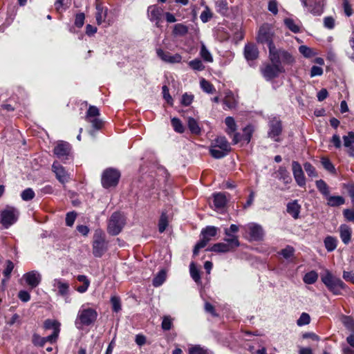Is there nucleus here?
I'll list each match as a JSON object with an SVG mask.
<instances>
[{
  "label": "nucleus",
  "instance_id": "1",
  "mask_svg": "<svg viewBox=\"0 0 354 354\" xmlns=\"http://www.w3.org/2000/svg\"><path fill=\"white\" fill-rule=\"evenodd\" d=\"M97 317V313L95 309L82 305L78 310L75 325L77 329L82 330L84 326L93 324Z\"/></svg>",
  "mask_w": 354,
  "mask_h": 354
},
{
  "label": "nucleus",
  "instance_id": "2",
  "mask_svg": "<svg viewBox=\"0 0 354 354\" xmlns=\"http://www.w3.org/2000/svg\"><path fill=\"white\" fill-rule=\"evenodd\" d=\"M322 281L334 295H341V290L346 288L345 283L338 277L326 270L321 276Z\"/></svg>",
  "mask_w": 354,
  "mask_h": 354
},
{
  "label": "nucleus",
  "instance_id": "3",
  "mask_svg": "<svg viewBox=\"0 0 354 354\" xmlns=\"http://www.w3.org/2000/svg\"><path fill=\"white\" fill-rule=\"evenodd\" d=\"M269 58L271 62L286 64H291L294 62L293 57L287 51L277 49L275 46H270Z\"/></svg>",
  "mask_w": 354,
  "mask_h": 354
},
{
  "label": "nucleus",
  "instance_id": "4",
  "mask_svg": "<svg viewBox=\"0 0 354 354\" xmlns=\"http://www.w3.org/2000/svg\"><path fill=\"white\" fill-rule=\"evenodd\" d=\"M260 71L266 80L270 81L277 77L280 73H284L285 69L282 64L271 62L263 64L260 68Z\"/></svg>",
  "mask_w": 354,
  "mask_h": 354
},
{
  "label": "nucleus",
  "instance_id": "5",
  "mask_svg": "<svg viewBox=\"0 0 354 354\" xmlns=\"http://www.w3.org/2000/svg\"><path fill=\"white\" fill-rule=\"evenodd\" d=\"M19 212L15 207L6 206L0 214V223L4 228H8L18 219Z\"/></svg>",
  "mask_w": 354,
  "mask_h": 354
},
{
  "label": "nucleus",
  "instance_id": "6",
  "mask_svg": "<svg viewBox=\"0 0 354 354\" xmlns=\"http://www.w3.org/2000/svg\"><path fill=\"white\" fill-rule=\"evenodd\" d=\"M226 243H218L214 244L208 250L215 252H229L234 250L236 248L240 245L239 241L237 236H232V238H225Z\"/></svg>",
  "mask_w": 354,
  "mask_h": 354
},
{
  "label": "nucleus",
  "instance_id": "7",
  "mask_svg": "<svg viewBox=\"0 0 354 354\" xmlns=\"http://www.w3.org/2000/svg\"><path fill=\"white\" fill-rule=\"evenodd\" d=\"M124 224V216L120 213L114 212L109 221L107 231L111 235H118L122 231Z\"/></svg>",
  "mask_w": 354,
  "mask_h": 354
},
{
  "label": "nucleus",
  "instance_id": "8",
  "mask_svg": "<svg viewBox=\"0 0 354 354\" xmlns=\"http://www.w3.org/2000/svg\"><path fill=\"white\" fill-rule=\"evenodd\" d=\"M106 249V243L103 232L101 230H95L93 242V255L95 257H101Z\"/></svg>",
  "mask_w": 354,
  "mask_h": 354
},
{
  "label": "nucleus",
  "instance_id": "9",
  "mask_svg": "<svg viewBox=\"0 0 354 354\" xmlns=\"http://www.w3.org/2000/svg\"><path fill=\"white\" fill-rule=\"evenodd\" d=\"M120 177L118 170L109 168L104 170L102 176V185L104 188L115 187L118 185Z\"/></svg>",
  "mask_w": 354,
  "mask_h": 354
},
{
  "label": "nucleus",
  "instance_id": "10",
  "mask_svg": "<svg viewBox=\"0 0 354 354\" xmlns=\"http://www.w3.org/2000/svg\"><path fill=\"white\" fill-rule=\"evenodd\" d=\"M241 228L250 235L251 241L261 240L264 235L262 227L257 223H251L241 226Z\"/></svg>",
  "mask_w": 354,
  "mask_h": 354
},
{
  "label": "nucleus",
  "instance_id": "11",
  "mask_svg": "<svg viewBox=\"0 0 354 354\" xmlns=\"http://www.w3.org/2000/svg\"><path fill=\"white\" fill-rule=\"evenodd\" d=\"M273 33L268 25L262 26L259 30L257 40L262 44H267L270 51V46H274L272 42Z\"/></svg>",
  "mask_w": 354,
  "mask_h": 354
},
{
  "label": "nucleus",
  "instance_id": "12",
  "mask_svg": "<svg viewBox=\"0 0 354 354\" xmlns=\"http://www.w3.org/2000/svg\"><path fill=\"white\" fill-rule=\"evenodd\" d=\"M100 115L99 109L95 106H90L86 115V120L92 124L95 129H100L102 127V121L97 118Z\"/></svg>",
  "mask_w": 354,
  "mask_h": 354
},
{
  "label": "nucleus",
  "instance_id": "13",
  "mask_svg": "<svg viewBox=\"0 0 354 354\" xmlns=\"http://www.w3.org/2000/svg\"><path fill=\"white\" fill-rule=\"evenodd\" d=\"M71 145L64 141L58 142L53 149L55 155L62 160L68 159L71 156Z\"/></svg>",
  "mask_w": 354,
  "mask_h": 354
},
{
  "label": "nucleus",
  "instance_id": "14",
  "mask_svg": "<svg viewBox=\"0 0 354 354\" xmlns=\"http://www.w3.org/2000/svg\"><path fill=\"white\" fill-rule=\"evenodd\" d=\"M156 54L160 59L166 63L178 64L182 61V56L180 54H171L164 51L161 48L156 49Z\"/></svg>",
  "mask_w": 354,
  "mask_h": 354
},
{
  "label": "nucleus",
  "instance_id": "15",
  "mask_svg": "<svg viewBox=\"0 0 354 354\" xmlns=\"http://www.w3.org/2000/svg\"><path fill=\"white\" fill-rule=\"evenodd\" d=\"M282 131L281 122L277 118L272 119L269 122L268 136L275 141H279V136Z\"/></svg>",
  "mask_w": 354,
  "mask_h": 354
},
{
  "label": "nucleus",
  "instance_id": "16",
  "mask_svg": "<svg viewBox=\"0 0 354 354\" xmlns=\"http://www.w3.org/2000/svg\"><path fill=\"white\" fill-rule=\"evenodd\" d=\"M148 17L151 21H154L157 27L160 26V23L163 15V9L158 6H151L147 9Z\"/></svg>",
  "mask_w": 354,
  "mask_h": 354
},
{
  "label": "nucleus",
  "instance_id": "17",
  "mask_svg": "<svg viewBox=\"0 0 354 354\" xmlns=\"http://www.w3.org/2000/svg\"><path fill=\"white\" fill-rule=\"evenodd\" d=\"M292 170L295 180L299 187L306 185V178L301 165L297 161H292Z\"/></svg>",
  "mask_w": 354,
  "mask_h": 354
},
{
  "label": "nucleus",
  "instance_id": "18",
  "mask_svg": "<svg viewBox=\"0 0 354 354\" xmlns=\"http://www.w3.org/2000/svg\"><path fill=\"white\" fill-rule=\"evenodd\" d=\"M54 291H57V295L62 297H66L69 293V283L62 279H55L53 281Z\"/></svg>",
  "mask_w": 354,
  "mask_h": 354
},
{
  "label": "nucleus",
  "instance_id": "19",
  "mask_svg": "<svg viewBox=\"0 0 354 354\" xmlns=\"http://www.w3.org/2000/svg\"><path fill=\"white\" fill-rule=\"evenodd\" d=\"M59 326L60 324L57 321L46 319L44 322V328L46 329L53 330V333L48 336V339L49 340V342L53 343L56 341L60 330Z\"/></svg>",
  "mask_w": 354,
  "mask_h": 354
},
{
  "label": "nucleus",
  "instance_id": "20",
  "mask_svg": "<svg viewBox=\"0 0 354 354\" xmlns=\"http://www.w3.org/2000/svg\"><path fill=\"white\" fill-rule=\"evenodd\" d=\"M304 6L308 7V10L314 15H320L323 12L324 0H314L312 3L311 0H309V4L307 0H301Z\"/></svg>",
  "mask_w": 354,
  "mask_h": 354
},
{
  "label": "nucleus",
  "instance_id": "21",
  "mask_svg": "<svg viewBox=\"0 0 354 354\" xmlns=\"http://www.w3.org/2000/svg\"><path fill=\"white\" fill-rule=\"evenodd\" d=\"M24 278L26 283L32 289L36 288L39 284L41 279V274L36 270H32L24 274Z\"/></svg>",
  "mask_w": 354,
  "mask_h": 354
},
{
  "label": "nucleus",
  "instance_id": "22",
  "mask_svg": "<svg viewBox=\"0 0 354 354\" xmlns=\"http://www.w3.org/2000/svg\"><path fill=\"white\" fill-rule=\"evenodd\" d=\"M52 168L57 178L60 183H64L68 181L69 178L68 174L58 162H54Z\"/></svg>",
  "mask_w": 354,
  "mask_h": 354
},
{
  "label": "nucleus",
  "instance_id": "23",
  "mask_svg": "<svg viewBox=\"0 0 354 354\" xmlns=\"http://www.w3.org/2000/svg\"><path fill=\"white\" fill-rule=\"evenodd\" d=\"M244 55L247 60H254L259 56V51L257 48L252 44L245 45L244 48Z\"/></svg>",
  "mask_w": 354,
  "mask_h": 354
},
{
  "label": "nucleus",
  "instance_id": "24",
  "mask_svg": "<svg viewBox=\"0 0 354 354\" xmlns=\"http://www.w3.org/2000/svg\"><path fill=\"white\" fill-rule=\"evenodd\" d=\"M108 9L106 8H104L101 4L97 3L96 5V13L95 18L96 21L98 25L102 24L105 21V19L107 16Z\"/></svg>",
  "mask_w": 354,
  "mask_h": 354
},
{
  "label": "nucleus",
  "instance_id": "25",
  "mask_svg": "<svg viewBox=\"0 0 354 354\" xmlns=\"http://www.w3.org/2000/svg\"><path fill=\"white\" fill-rule=\"evenodd\" d=\"M300 209L301 206L298 204L297 201L290 202L287 205V212L290 214L295 219L299 218Z\"/></svg>",
  "mask_w": 354,
  "mask_h": 354
},
{
  "label": "nucleus",
  "instance_id": "26",
  "mask_svg": "<svg viewBox=\"0 0 354 354\" xmlns=\"http://www.w3.org/2000/svg\"><path fill=\"white\" fill-rule=\"evenodd\" d=\"M227 203L226 196L223 193L214 194V205L217 209L223 208Z\"/></svg>",
  "mask_w": 354,
  "mask_h": 354
},
{
  "label": "nucleus",
  "instance_id": "27",
  "mask_svg": "<svg viewBox=\"0 0 354 354\" xmlns=\"http://www.w3.org/2000/svg\"><path fill=\"white\" fill-rule=\"evenodd\" d=\"M214 142V147L223 149L228 153L231 151L230 143L228 142L225 137L219 136L215 139Z\"/></svg>",
  "mask_w": 354,
  "mask_h": 354
},
{
  "label": "nucleus",
  "instance_id": "28",
  "mask_svg": "<svg viewBox=\"0 0 354 354\" xmlns=\"http://www.w3.org/2000/svg\"><path fill=\"white\" fill-rule=\"evenodd\" d=\"M339 233L340 237L343 243L345 244H348L351 240V228L346 225H342L339 227Z\"/></svg>",
  "mask_w": 354,
  "mask_h": 354
},
{
  "label": "nucleus",
  "instance_id": "29",
  "mask_svg": "<svg viewBox=\"0 0 354 354\" xmlns=\"http://www.w3.org/2000/svg\"><path fill=\"white\" fill-rule=\"evenodd\" d=\"M14 268V264L12 261H8L6 262V268L3 272L4 279L1 281L2 288L4 289L7 281L9 279L10 274Z\"/></svg>",
  "mask_w": 354,
  "mask_h": 354
},
{
  "label": "nucleus",
  "instance_id": "30",
  "mask_svg": "<svg viewBox=\"0 0 354 354\" xmlns=\"http://www.w3.org/2000/svg\"><path fill=\"white\" fill-rule=\"evenodd\" d=\"M326 198L327 200V205L331 207L342 205L345 202L344 198L340 196H331L328 195Z\"/></svg>",
  "mask_w": 354,
  "mask_h": 354
},
{
  "label": "nucleus",
  "instance_id": "31",
  "mask_svg": "<svg viewBox=\"0 0 354 354\" xmlns=\"http://www.w3.org/2000/svg\"><path fill=\"white\" fill-rule=\"evenodd\" d=\"M277 173L279 178L282 180L285 183H289L291 182L292 179L290 176V174L286 167H280Z\"/></svg>",
  "mask_w": 354,
  "mask_h": 354
},
{
  "label": "nucleus",
  "instance_id": "32",
  "mask_svg": "<svg viewBox=\"0 0 354 354\" xmlns=\"http://www.w3.org/2000/svg\"><path fill=\"white\" fill-rule=\"evenodd\" d=\"M188 32V27L183 24H177L174 26L173 34L175 36H185Z\"/></svg>",
  "mask_w": 354,
  "mask_h": 354
},
{
  "label": "nucleus",
  "instance_id": "33",
  "mask_svg": "<svg viewBox=\"0 0 354 354\" xmlns=\"http://www.w3.org/2000/svg\"><path fill=\"white\" fill-rule=\"evenodd\" d=\"M315 183L317 189L326 198L330 194V190L329 187L327 185L325 181L323 180H318Z\"/></svg>",
  "mask_w": 354,
  "mask_h": 354
},
{
  "label": "nucleus",
  "instance_id": "34",
  "mask_svg": "<svg viewBox=\"0 0 354 354\" xmlns=\"http://www.w3.org/2000/svg\"><path fill=\"white\" fill-rule=\"evenodd\" d=\"M337 240L333 236H327L324 239V245L328 252L333 251L337 247Z\"/></svg>",
  "mask_w": 354,
  "mask_h": 354
},
{
  "label": "nucleus",
  "instance_id": "35",
  "mask_svg": "<svg viewBox=\"0 0 354 354\" xmlns=\"http://www.w3.org/2000/svg\"><path fill=\"white\" fill-rule=\"evenodd\" d=\"M317 279L318 274L315 271L313 270L306 273L304 275L303 280L306 284H313L317 281Z\"/></svg>",
  "mask_w": 354,
  "mask_h": 354
},
{
  "label": "nucleus",
  "instance_id": "36",
  "mask_svg": "<svg viewBox=\"0 0 354 354\" xmlns=\"http://www.w3.org/2000/svg\"><path fill=\"white\" fill-rule=\"evenodd\" d=\"M225 124L227 126V130L226 132L231 135L232 133H234L236 130V125L235 123V121L232 117H227L225 120Z\"/></svg>",
  "mask_w": 354,
  "mask_h": 354
},
{
  "label": "nucleus",
  "instance_id": "37",
  "mask_svg": "<svg viewBox=\"0 0 354 354\" xmlns=\"http://www.w3.org/2000/svg\"><path fill=\"white\" fill-rule=\"evenodd\" d=\"M166 279V272L164 270H160L158 274L153 279V285L155 287L161 286Z\"/></svg>",
  "mask_w": 354,
  "mask_h": 354
},
{
  "label": "nucleus",
  "instance_id": "38",
  "mask_svg": "<svg viewBox=\"0 0 354 354\" xmlns=\"http://www.w3.org/2000/svg\"><path fill=\"white\" fill-rule=\"evenodd\" d=\"M188 127L192 133L198 134L201 132L197 121L193 118H188Z\"/></svg>",
  "mask_w": 354,
  "mask_h": 354
},
{
  "label": "nucleus",
  "instance_id": "39",
  "mask_svg": "<svg viewBox=\"0 0 354 354\" xmlns=\"http://www.w3.org/2000/svg\"><path fill=\"white\" fill-rule=\"evenodd\" d=\"M216 10L221 15H225L227 12L228 7L226 1L217 0L216 1Z\"/></svg>",
  "mask_w": 354,
  "mask_h": 354
},
{
  "label": "nucleus",
  "instance_id": "40",
  "mask_svg": "<svg viewBox=\"0 0 354 354\" xmlns=\"http://www.w3.org/2000/svg\"><path fill=\"white\" fill-rule=\"evenodd\" d=\"M209 153L211 156L215 158H222L225 157L228 152L223 150V149H217L216 147L213 146L209 149Z\"/></svg>",
  "mask_w": 354,
  "mask_h": 354
},
{
  "label": "nucleus",
  "instance_id": "41",
  "mask_svg": "<svg viewBox=\"0 0 354 354\" xmlns=\"http://www.w3.org/2000/svg\"><path fill=\"white\" fill-rule=\"evenodd\" d=\"M210 241L209 237H203L201 240H200L195 245L193 254L194 256H196L198 254V251L200 249L205 248L207 243Z\"/></svg>",
  "mask_w": 354,
  "mask_h": 354
},
{
  "label": "nucleus",
  "instance_id": "42",
  "mask_svg": "<svg viewBox=\"0 0 354 354\" xmlns=\"http://www.w3.org/2000/svg\"><path fill=\"white\" fill-rule=\"evenodd\" d=\"M342 322L344 326L354 333V319L349 316H343Z\"/></svg>",
  "mask_w": 354,
  "mask_h": 354
},
{
  "label": "nucleus",
  "instance_id": "43",
  "mask_svg": "<svg viewBox=\"0 0 354 354\" xmlns=\"http://www.w3.org/2000/svg\"><path fill=\"white\" fill-rule=\"evenodd\" d=\"M218 228L214 226H209L202 230V234L204 237L215 236L217 234Z\"/></svg>",
  "mask_w": 354,
  "mask_h": 354
},
{
  "label": "nucleus",
  "instance_id": "44",
  "mask_svg": "<svg viewBox=\"0 0 354 354\" xmlns=\"http://www.w3.org/2000/svg\"><path fill=\"white\" fill-rule=\"evenodd\" d=\"M223 102L228 109H233L236 104V100L231 93L225 97Z\"/></svg>",
  "mask_w": 354,
  "mask_h": 354
},
{
  "label": "nucleus",
  "instance_id": "45",
  "mask_svg": "<svg viewBox=\"0 0 354 354\" xmlns=\"http://www.w3.org/2000/svg\"><path fill=\"white\" fill-rule=\"evenodd\" d=\"M284 23L286 26L288 28V29H290L292 32L295 33L299 32V26L295 23L293 19L286 18L284 19Z\"/></svg>",
  "mask_w": 354,
  "mask_h": 354
},
{
  "label": "nucleus",
  "instance_id": "46",
  "mask_svg": "<svg viewBox=\"0 0 354 354\" xmlns=\"http://www.w3.org/2000/svg\"><path fill=\"white\" fill-rule=\"evenodd\" d=\"M200 84L202 89L207 93H212L215 91L214 86L205 79L201 80Z\"/></svg>",
  "mask_w": 354,
  "mask_h": 354
},
{
  "label": "nucleus",
  "instance_id": "47",
  "mask_svg": "<svg viewBox=\"0 0 354 354\" xmlns=\"http://www.w3.org/2000/svg\"><path fill=\"white\" fill-rule=\"evenodd\" d=\"M253 133V128L252 126H247L243 130L242 138L243 140L248 143L250 141L252 134Z\"/></svg>",
  "mask_w": 354,
  "mask_h": 354
},
{
  "label": "nucleus",
  "instance_id": "48",
  "mask_svg": "<svg viewBox=\"0 0 354 354\" xmlns=\"http://www.w3.org/2000/svg\"><path fill=\"white\" fill-rule=\"evenodd\" d=\"M343 141L345 147L351 148L354 143V133L352 131L348 132L347 136H343Z\"/></svg>",
  "mask_w": 354,
  "mask_h": 354
},
{
  "label": "nucleus",
  "instance_id": "49",
  "mask_svg": "<svg viewBox=\"0 0 354 354\" xmlns=\"http://www.w3.org/2000/svg\"><path fill=\"white\" fill-rule=\"evenodd\" d=\"M189 66L195 71H203L205 68V66L202 62L198 59H195L189 62Z\"/></svg>",
  "mask_w": 354,
  "mask_h": 354
},
{
  "label": "nucleus",
  "instance_id": "50",
  "mask_svg": "<svg viewBox=\"0 0 354 354\" xmlns=\"http://www.w3.org/2000/svg\"><path fill=\"white\" fill-rule=\"evenodd\" d=\"M168 225L167 216L165 214H162L159 223H158V230L160 233H162L167 228Z\"/></svg>",
  "mask_w": 354,
  "mask_h": 354
},
{
  "label": "nucleus",
  "instance_id": "51",
  "mask_svg": "<svg viewBox=\"0 0 354 354\" xmlns=\"http://www.w3.org/2000/svg\"><path fill=\"white\" fill-rule=\"evenodd\" d=\"M310 322V315L306 313H303L297 321V324L299 326L308 324Z\"/></svg>",
  "mask_w": 354,
  "mask_h": 354
},
{
  "label": "nucleus",
  "instance_id": "52",
  "mask_svg": "<svg viewBox=\"0 0 354 354\" xmlns=\"http://www.w3.org/2000/svg\"><path fill=\"white\" fill-rule=\"evenodd\" d=\"M304 169L309 177H317V173L315 168L310 163L306 162L304 165Z\"/></svg>",
  "mask_w": 354,
  "mask_h": 354
},
{
  "label": "nucleus",
  "instance_id": "53",
  "mask_svg": "<svg viewBox=\"0 0 354 354\" xmlns=\"http://www.w3.org/2000/svg\"><path fill=\"white\" fill-rule=\"evenodd\" d=\"M200 54L205 61L208 62H212L213 61L211 53L203 44L201 46Z\"/></svg>",
  "mask_w": 354,
  "mask_h": 354
},
{
  "label": "nucleus",
  "instance_id": "54",
  "mask_svg": "<svg viewBox=\"0 0 354 354\" xmlns=\"http://www.w3.org/2000/svg\"><path fill=\"white\" fill-rule=\"evenodd\" d=\"M171 124L176 132L183 133L184 131V127L179 119L176 118H172Z\"/></svg>",
  "mask_w": 354,
  "mask_h": 354
},
{
  "label": "nucleus",
  "instance_id": "55",
  "mask_svg": "<svg viewBox=\"0 0 354 354\" xmlns=\"http://www.w3.org/2000/svg\"><path fill=\"white\" fill-rule=\"evenodd\" d=\"M212 17V13L210 9L206 6L205 10L201 12L200 18L203 23L207 22Z\"/></svg>",
  "mask_w": 354,
  "mask_h": 354
},
{
  "label": "nucleus",
  "instance_id": "56",
  "mask_svg": "<svg viewBox=\"0 0 354 354\" xmlns=\"http://www.w3.org/2000/svg\"><path fill=\"white\" fill-rule=\"evenodd\" d=\"M299 51L301 55H303L305 57L307 58L311 57L314 55L313 50L306 46H299Z\"/></svg>",
  "mask_w": 354,
  "mask_h": 354
},
{
  "label": "nucleus",
  "instance_id": "57",
  "mask_svg": "<svg viewBox=\"0 0 354 354\" xmlns=\"http://www.w3.org/2000/svg\"><path fill=\"white\" fill-rule=\"evenodd\" d=\"M47 342H49L48 339V336L46 337H41L36 334L32 336V342L35 345L43 346Z\"/></svg>",
  "mask_w": 354,
  "mask_h": 354
},
{
  "label": "nucleus",
  "instance_id": "58",
  "mask_svg": "<svg viewBox=\"0 0 354 354\" xmlns=\"http://www.w3.org/2000/svg\"><path fill=\"white\" fill-rule=\"evenodd\" d=\"M190 274L192 279L196 281H198L201 279L199 272L196 268L194 263H192L189 266Z\"/></svg>",
  "mask_w": 354,
  "mask_h": 354
},
{
  "label": "nucleus",
  "instance_id": "59",
  "mask_svg": "<svg viewBox=\"0 0 354 354\" xmlns=\"http://www.w3.org/2000/svg\"><path fill=\"white\" fill-rule=\"evenodd\" d=\"M321 162H322V164L325 169H326L327 171H328L330 172L335 171V167H334L333 165L328 158H322Z\"/></svg>",
  "mask_w": 354,
  "mask_h": 354
},
{
  "label": "nucleus",
  "instance_id": "60",
  "mask_svg": "<svg viewBox=\"0 0 354 354\" xmlns=\"http://www.w3.org/2000/svg\"><path fill=\"white\" fill-rule=\"evenodd\" d=\"M76 213L74 212H71L67 213L66 216V224L68 226H72L74 224L75 220L76 218Z\"/></svg>",
  "mask_w": 354,
  "mask_h": 354
},
{
  "label": "nucleus",
  "instance_id": "61",
  "mask_svg": "<svg viewBox=\"0 0 354 354\" xmlns=\"http://www.w3.org/2000/svg\"><path fill=\"white\" fill-rule=\"evenodd\" d=\"M294 252L295 250L292 247L287 246L281 250V254L285 259H288L294 254Z\"/></svg>",
  "mask_w": 354,
  "mask_h": 354
},
{
  "label": "nucleus",
  "instance_id": "62",
  "mask_svg": "<svg viewBox=\"0 0 354 354\" xmlns=\"http://www.w3.org/2000/svg\"><path fill=\"white\" fill-rule=\"evenodd\" d=\"M84 19L85 16L84 13L77 14L75 19V25L78 28H81L84 25Z\"/></svg>",
  "mask_w": 354,
  "mask_h": 354
},
{
  "label": "nucleus",
  "instance_id": "63",
  "mask_svg": "<svg viewBox=\"0 0 354 354\" xmlns=\"http://www.w3.org/2000/svg\"><path fill=\"white\" fill-rule=\"evenodd\" d=\"M189 354H207V351L199 346H195L189 349Z\"/></svg>",
  "mask_w": 354,
  "mask_h": 354
},
{
  "label": "nucleus",
  "instance_id": "64",
  "mask_svg": "<svg viewBox=\"0 0 354 354\" xmlns=\"http://www.w3.org/2000/svg\"><path fill=\"white\" fill-rule=\"evenodd\" d=\"M350 48L347 50L348 57L354 61V38L349 40Z\"/></svg>",
  "mask_w": 354,
  "mask_h": 354
}]
</instances>
